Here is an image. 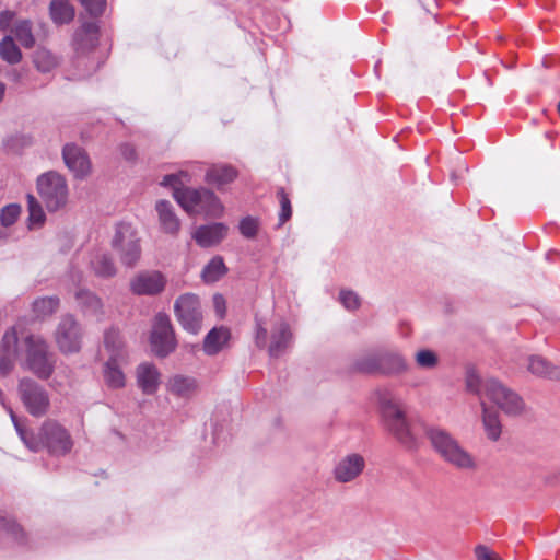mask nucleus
Masks as SVG:
<instances>
[{
	"instance_id": "nucleus-10",
	"label": "nucleus",
	"mask_w": 560,
	"mask_h": 560,
	"mask_svg": "<svg viewBox=\"0 0 560 560\" xmlns=\"http://www.w3.org/2000/svg\"><path fill=\"white\" fill-rule=\"evenodd\" d=\"M18 392L23 406L31 416L39 418L48 412L50 397L40 384L24 377L19 382Z\"/></svg>"
},
{
	"instance_id": "nucleus-15",
	"label": "nucleus",
	"mask_w": 560,
	"mask_h": 560,
	"mask_svg": "<svg viewBox=\"0 0 560 560\" xmlns=\"http://www.w3.org/2000/svg\"><path fill=\"white\" fill-rule=\"evenodd\" d=\"M62 159L77 178H83L90 174V159L81 147L74 143H67L62 149Z\"/></svg>"
},
{
	"instance_id": "nucleus-40",
	"label": "nucleus",
	"mask_w": 560,
	"mask_h": 560,
	"mask_svg": "<svg viewBox=\"0 0 560 560\" xmlns=\"http://www.w3.org/2000/svg\"><path fill=\"white\" fill-rule=\"evenodd\" d=\"M191 180V174L187 170H182L178 173L168 174L163 177L161 180V185L164 187H172L175 189H184L185 187H179L184 183H189ZM175 191H173L174 194Z\"/></svg>"
},
{
	"instance_id": "nucleus-41",
	"label": "nucleus",
	"mask_w": 560,
	"mask_h": 560,
	"mask_svg": "<svg viewBox=\"0 0 560 560\" xmlns=\"http://www.w3.org/2000/svg\"><path fill=\"white\" fill-rule=\"evenodd\" d=\"M280 202V213H279V226L284 224L292 215L291 201L285 194L283 188H280L277 192Z\"/></svg>"
},
{
	"instance_id": "nucleus-31",
	"label": "nucleus",
	"mask_w": 560,
	"mask_h": 560,
	"mask_svg": "<svg viewBox=\"0 0 560 560\" xmlns=\"http://www.w3.org/2000/svg\"><path fill=\"white\" fill-rule=\"evenodd\" d=\"M228 271V268L220 256L213 257L202 269L201 277L207 283L217 282Z\"/></svg>"
},
{
	"instance_id": "nucleus-34",
	"label": "nucleus",
	"mask_w": 560,
	"mask_h": 560,
	"mask_svg": "<svg viewBox=\"0 0 560 560\" xmlns=\"http://www.w3.org/2000/svg\"><path fill=\"white\" fill-rule=\"evenodd\" d=\"M51 19L58 23H68L73 19L74 11L68 0H54L50 3Z\"/></svg>"
},
{
	"instance_id": "nucleus-51",
	"label": "nucleus",
	"mask_w": 560,
	"mask_h": 560,
	"mask_svg": "<svg viewBox=\"0 0 560 560\" xmlns=\"http://www.w3.org/2000/svg\"><path fill=\"white\" fill-rule=\"evenodd\" d=\"M9 236L8 226L2 225L0 223V241L5 240Z\"/></svg>"
},
{
	"instance_id": "nucleus-13",
	"label": "nucleus",
	"mask_w": 560,
	"mask_h": 560,
	"mask_svg": "<svg viewBox=\"0 0 560 560\" xmlns=\"http://www.w3.org/2000/svg\"><path fill=\"white\" fill-rule=\"evenodd\" d=\"M55 340L63 353L78 352L81 348V329L72 316H65L55 331Z\"/></svg>"
},
{
	"instance_id": "nucleus-50",
	"label": "nucleus",
	"mask_w": 560,
	"mask_h": 560,
	"mask_svg": "<svg viewBox=\"0 0 560 560\" xmlns=\"http://www.w3.org/2000/svg\"><path fill=\"white\" fill-rule=\"evenodd\" d=\"M121 152L126 159L131 160L135 158V150L132 147L126 144L121 148Z\"/></svg>"
},
{
	"instance_id": "nucleus-16",
	"label": "nucleus",
	"mask_w": 560,
	"mask_h": 560,
	"mask_svg": "<svg viewBox=\"0 0 560 560\" xmlns=\"http://www.w3.org/2000/svg\"><path fill=\"white\" fill-rule=\"evenodd\" d=\"M165 284L166 280L160 271H144L131 280L130 288L138 295H154L162 292Z\"/></svg>"
},
{
	"instance_id": "nucleus-3",
	"label": "nucleus",
	"mask_w": 560,
	"mask_h": 560,
	"mask_svg": "<svg viewBox=\"0 0 560 560\" xmlns=\"http://www.w3.org/2000/svg\"><path fill=\"white\" fill-rule=\"evenodd\" d=\"M14 428L24 443L32 452L47 448L52 455H65L72 448V440L69 432L57 421L46 420L35 434L26 430L18 420L13 411L10 412Z\"/></svg>"
},
{
	"instance_id": "nucleus-9",
	"label": "nucleus",
	"mask_w": 560,
	"mask_h": 560,
	"mask_svg": "<svg viewBox=\"0 0 560 560\" xmlns=\"http://www.w3.org/2000/svg\"><path fill=\"white\" fill-rule=\"evenodd\" d=\"M112 245L125 266L133 267L140 259L139 237L136 229L130 223L121 222L116 225Z\"/></svg>"
},
{
	"instance_id": "nucleus-17",
	"label": "nucleus",
	"mask_w": 560,
	"mask_h": 560,
	"mask_svg": "<svg viewBox=\"0 0 560 560\" xmlns=\"http://www.w3.org/2000/svg\"><path fill=\"white\" fill-rule=\"evenodd\" d=\"M98 43V26L95 22L83 23L73 35V48L78 55L93 50Z\"/></svg>"
},
{
	"instance_id": "nucleus-32",
	"label": "nucleus",
	"mask_w": 560,
	"mask_h": 560,
	"mask_svg": "<svg viewBox=\"0 0 560 560\" xmlns=\"http://www.w3.org/2000/svg\"><path fill=\"white\" fill-rule=\"evenodd\" d=\"M59 303L57 296L39 298L33 302L32 311L36 318H44L54 314L58 310Z\"/></svg>"
},
{
	"instance_id": "nucleus-6",
	"label": "nucleus",
	"mask_w": 560,
	"mask_h": 560,
	"mask_svg": "<svg viewBox=\"0 0 560 560\" xmlns=\"http://www.w3.org/2000/svg\"><path fill=\"white\" fill-rule=\"evenodd\" d=\"M174 198L188 213H203L220 218L224 212L218 196L207 188L175 189Z\"/></svg>"
},
{
	"instance_id": "nucleus-8",
	"label": "nucleus",
	"mask_w": 560,
	"mask_h": 560,
	"mask_svg": "<svg viewBox=\"0 0 560 560\" xmlns=\"http://www.w3.org/2000/svg\"><path fill=\"white\" fill-rule=\"evenodd\" d=\"M37 191L49 211L61 209L68 201L67 182L55 171L44 173L37 178Z\"/></svg>"
},
{
	"instance_id": "nucleus-49",
	"label": "nucleus",
	"mask_w": 560,
	"mask_h": 560,
	"mask_svg": "<svg viewBox=\"0 0 560 560\" xmlns=\"http://www.w3.org/2000/svg\"><path fill=\"white\" fill-rule=\"evenodd\" d=\"M213 303H214V307H215L217 313L220 316H223L224 313H225V300H224V298L222 295H220V294H217L213 298Z\"/></svg>"
},
{
	"instance_id": "nucleus-53",
	"label": "nucleus",
	"mask_w": 560,
	"mask_h": 560,
	"mask_svg": "<svg viewBox=\"0 0 560 560\" xmlns=\"http://www.w3.org/2000/svg\"><path fill=\"white\" fill-rule=\"evenodd\" d=\"M201 167H202L201 164L196 163V164L192 165V168H194L192 172L196 173L197 170L201 171Z\"/></svg>"
},
{
	"instance_id": "nucleus-36",
	"label": "nucleus",
	"mask_w": 560,
	"mask_h": 560,
	"mask_svg": "<svg viewBox=\"0 0 560 560\" xmlns=\"http://www.w3.org/2000/svg\"><path fill=\"white\" fill-rule=\"evenodd\" d=\"M36 69L40 72H50L58 65V59L51 51L45 48H38L33 58Z\"/></svg>"
},
{
	"instance_id": "nucleus-33",
	"label": "nucleus",
	"mask_w": 560,
	"mask_h": 560,
	"mask_svg": "<svg viewBox=\"0 0 560 560\" xmlns=\"http://www.w3.org/2000/svg\"><path fill=\"white\" fill-rule=\"evenodd\" d=\"M357 371L368 374H381V351L364 354L354 363Z\"/></svg>"
},
{
	"instance_id": "nucleus-5",
	"label": "nucleus",
	"mask_w": 560,
	"mask_h": 560,
	"mask_svg": "<svg viewBox=\"0 0 560 560\" xmlns=\"http://www.w3.org/2000/svg\"><path fill=\"white\" fill-rule=\"evenodd\" d=\"M425 436L435 453L448 465L459 470H476L475 457L448 431L439 427L425 429Z\"/></svg>"
},
{
	"instance_id": "nucleus-7",
	"label": "nucleus",
	"mask_w": 560,
	"mask_h": 560,
	"mask_svg": "<svg viewBox=\"0 0 560 560\" xmlns=\"http://www.w3.org/2000/svg\"><path fill=\"white\" fill-rule=\"evenodd\" d=\"M293 342V332L290 325L279 319L272 324L270 340L268 342L267 328L261 319L256 318L255 343L258 348H267L271 358H279L285 353Z\"/></svg>"
},
{
	"instance_id": "nucleus-30",
	"label": "nucleus",
	"mask_w": 560,
	"mask_h": 560,
	"mask_svg": "<svg viewBox=\"0 0 560 560\" xmlns=\"http://www.w3.org/2000/svg\"><path fill=\"white\" fill-rule=\"evenodd\" d=\"M121 359L109 358L105 363L104 368V377L105 382L109 387L120 388L125 386V375L120 368L118 366V362Z\"/></svg>"
},
{
	"instance_id": "nucleus-14",
	"label": "nucleus",
	"mask_w": 560,
	"mask_h": 560,
	"mask_svg": "<svg viewBox=\"0 0 560 560\" xmlns=\"http://www.w3.org/2000/svg\"><path fill=\"white\" fill-rule=\"evenodd\" d=\"M365 459L361 454L351 453L341 457L334 467V478L337 482L354 481L364 470Z\"/></svg>"
},
{
	"instance_id": "nucleus-25",
	"label": "nucleus",
	"mask_w": 560,
	"mask_h": 560,
	"mask_svg": "<svg viewBox=\"0 0 560 560\" xmlns=\"http://www.w3.org/2000/svg\"><path fill=\"white\" fill-rule=\"evenodd\" d=\"M481 420L485 433L491 441H497L502 433V424L497 410L489 406L485 400L480 401Z\"/></svg>"
},
{
	"instance_id": "nucleus-38",
	"label": "nucleus",
	"mask_w": 560,
	"mask_h": 560,
	"mask_svg": "<svg viewBox=\"0 0 560 560\" xmlns=\"http://www.w3.org/2000/svg\"><path fill=\"white\" fill-rule=\"evenodd\" d=\"M12 32L14 33L15 38L21 43L22 46L31 48L34 45L35 39L32 33V26L30 21H18L14 24Z\"/></svg>"
},
{
	"instance_id": "nucleus-45",
	"label": "nucleus",
	"mask_w": 560,
	"mask_h": 560,
	"mask_svg": "<svg viewBox=\"0 0 560 560\" xmlns=\"http://www.w3.org/2000/svg\"><path fill=\"white\" fill-rule=\"evenodd\" d=\"M341 304L349 311H354L360 306L358 294L350 290H341L339 294Z\"/></svg>"
},
{
	"instance_id": "nucleus-11",
	"label": "nucleus",
	"mask_w": 560,
	"mask_h": 560,
	"mask_svg": "<svg viewBox=\"0 0 560 560\" xmlns=\"http://www.w3.org/2000/svg\"><path fill=\"white\" fill-rule=\"evenodd\" d=\"M177 320L182 327L191 334L201 329L202 310L199 298L191 293L180 295L174 304Z\"/></svg>"
},
{
	"instance_id": "nucleus-27",
	"label": "nucleus",
	"mask_w": 560,
	"mask_h": 560,
	"mask_svg": "<svg viewBox=\"0 0 560 560\" xmlns=\"http://www.w3.org/2000/svg\"><path fill=\"white\" fill-rule=\"evenodd\" d=\"M90 268L96 277L112 278L116 275V267L112 257L101 250L92 254Z\"/></svg>"
},
{
	"instance_id": "nucleus-52",
	"label": "nucleus",
	"mask_w": 560,
	"mask_h": 560,
	"mask_svg": "<svg viewBox=\"0 0 560 560\" xmlns=\"http://www.w3.org/2000/svg\"><path fill=\"white\" fill-rule=\"evenodd\" d=\"M4 92H5V85L0 82V102L2 101L3 96H4Z\"/></svg>"
},
{
	"instance_id": "nucleus-54",
	"label": "nucleus",
	"mask_w": 560,
	"mask_h": 560,
	"mask_svg": "<svg viewBox=\"0 0 560 560\" xmlns=\"http://www.w3.org/2000/svg\"><path fill=\"white\" fill-rule=\"evenodd\" d=\"M82 275L78 276V281H81Z\"/></svg>"
},
{
	"instance_id": "nucleus-22",
	"label": "nucleus",
	"mask_w": 560,
	"mask_h": 560,
	"mask_svg": "<svg viewBox=\"0 0 560 560\" xmlns=\"http://www.w3.org/2000/svg\"><path fill=\"white\" fill-rule=\"evenodd\" d=\"M77 305L85 316L100 318L104 314L102 299L88 289H78L74 292Z\"/></svg>"
},
{
	"instance_id": "nucleus-4",
	"label": "nucleus",
	"mask_w": 560,
	"mask_h": 560,
	"mask_svg": "<svg viewBox=\"0 0 560 560\" xmlns=\"http://www.w3.org/2000/svg\"><path fill=\"white\" fill-rule=\"evenodd\" d=\"M376 404L384 428L405 447L415 448L417 438L396 395L386 388L376 390Z\"/></svg>"
},
{
	"instance_id": "nucleus-23",
	"label": "nucleus",
	"mask_w": 560,
	"mask_h": 560,
	"mask_svg": "<svg viewBox=\"0 0 560 560\" xmlns=\"http://www.w3.org/2000/svg\"><path fill=\"white\" fill-rule=\"evenodd\" d=\"M409 370V364L405 357L390 350L381 351V374L400 375Z\"/></svg>"
},
{
	"instance_id": "nucleus-26",
	"label": "nucleus",
	"mask_w": 560,
	"mask_h": 560,
	"mask_svg": "<svg viewBox=\"0 0 560 560\" xmlns=\"http://www.w3.org/2000/svg\"><path fill=\"white\" fill-rule=\"evenodd\" d=\"M527 370L537 377L560 381V368L552 365L540 355H530L528 358Z\"/></svg>"
},
{
	"instance_id": "nucleus-2",
	"label": "nucleus",
	"mask_w": 560,
	"mask_h": 560,
	"mask_svg": "<svg viewBox=\"0 0 560 560\" xmlns=\"http://www.w3.org/2000/svg\"><path fill=\"white\" fill-rule=\"evenodd\" d=\"M466 383L467 388L477 394L480 401L492 402L509 417H520L526 411L524 399L498 378H480L476 374H469Z\"/></svg>"
},
{
	"instance_id": "nucleus-18",
	"label": "nucleus",
	"mask_w": 560,
	"mask_h": 560,
	"mask_svg": "<svg viewBox=\"0 0 560 560\" xmlns=\"http://www.w3.org/2000/svg\"><path fill=\"white\" fill-rule=\"evenodd\" d=\"M229 228L224 223H210L198 226L192 233V238L201 247L218 245L228 235Z\"/></svg>"
},
{
	"instance_id": "nucleus-1",
	"label": "nucleus",
	"mask_w": 560,
	"mask_h": 560,
	"mask_svg": "<svg viewBox=\"0 0 560 560\" xmlns=\"http://www.w3.org/2000/svg\"><path fill=\"white\" fill-rule=\"evenodd\" d=\"M21 366L32 372L40 380L51 376L55 369L54 355L48 351L47 342L35 335L19 338L15 327L8 329L0 343V374L8 375L14 368L15 361L22 357Z\"/></svg>"
},
{
	"instance_id": "nucleus-44",
	"label": "nucleus",
	"mask_w": 560,
	"mask_h": 560,
	"mask_svg": "<svg viewBox=\"0 0 560 560\" xmlns=\"http://www.w3.org/2000/svg\"><path fill=\"white\" fill-rule=\"evenodd\" d=\"M21 213L20 206L11 203L5 206L0 213V223L4 226H11L19 218Z\"/></svg>"
},
{
	"instance_id": "nucleus-47",
	"label": "nucleus",
	"mask_w": 560,
	"mask_h": 560,
	"mask_svg": "<svg viewBox=\"0 0 560 560\" xmlns=\"http://www.w3.org/2000/svg\"><path fill=\"white\" fill-rule=\"evenodd\" d=\"M477 560H503L497 552L485 545H478L475 548Z\"/></svg>"
},
{
	"instance_id": "nucleus-28",
	"label": "nucleus",
	"mask_w": 560,
	"mask_h": 560,
	"mask_svg": "<svg viewBox=\"0 0 560 560\" xmlns=\"http://www.w3.org/2000/svg\"><path fill=\"white\" fill-rule=\"evenodd\" d=\"M230 338V331L225 327L211 329L203 341L205 352L209 355L217 354Z\"/></svg>"
},
{
	"instance_id": "nucleus-20",
	"label": "nucleus",
	"mask_w": 560,
	"mask_h": 560,
	"mask_svg": "<svg viewBox=\"0 0 560 560\" xmlns=\"http://www.w3.org/2000/svg\"><path fill=\"white\" fill-rule=\"evenodd\" d=\"M159 224L164 233L176 235L180 230V221L175 212L174 206L167 200H159L155 203Z\"/></svg>"
},
{
	"instance_id": "nucleus-37",
	"label": "nucleus",
	"mask_w": 560,
	"mask_h": 560,
	"mask_svg": "<svg viewBox=\"0 0 560 560\" xmlns=\"http://www.w3.org/2000/svg\"><path fill=\"white\" fill-rule=\"evenodd\" d=\"M105 348L110 353L109 358L124 359V343L117 330L110 329L104 336Z\"/></svg>"
},
{
	"instance_id": "nucleus-39",
	"label": "nucleus",
	"mask_w": 560,
	"mask_h": 560,
	"mask_svg": "<svg viewBox=\"0 0 560 560\" xmlns=\"http://www.w3.org/2000/svg\"><path fill=\"white\" fill-rule=\"evenodd\" d=\"M416 365L421 370H433L439 365V355L431 349H420L415 353Z\"/></svg>"
},
{
	"instance_id": "nucleus-29",
	"label": "nucleus",
	"mask_w": 560,
	"mask_h": 560,
	"mask_svg": "<svg viewBox=\"0 0 560 560\" xmlns=\"http://www.w3.org/2000/svg\"><path fill=\"white\" fill-rule=\"evenodd\" d=\"M0 537L11 539L13 542H24L25 534L22 527L5 513L0 512Z\"/></svg>"
},
{
	"instance_id": "nucleus-35",
	"label": "nucleus",
	"mask_w": 560,
	"mask_h": 560,
	"mask_svg": "<svg viewBox=\"0 0 560 560\" xmlns=\"http://www.w3.org/2000/svg\"><path fill=\"white\" fill-rule=\"evenodd\" d=\"M0 57L10 65L21 61L22 52L15 45L12 36L8 35L0 42Z\"/></svg>"
},
{
	"instance_id": "nucleus-19",
	"label": "nucleus",
	"mask_w": 560,
	"mask_h": 560,
	"mask_svg": "<svg viewBox=\"0 0 560 560\" xmlns=\"http://www.w3.org/2000/svg\"><path fill=\"white\" fill-rule=\"evenodd\" d=\"M166 389L178 398L190 399L197 394L199 385L192 376L175 374L167 380Z\"/></svg>"
},
{
	"instance_id": "nucleus-46",
	"label": "nucleus",
	"mask_w": 560,
	"mask_h": 560,
	"mask_svg": "<svg viewBox=\"0 0 560 560\" xmlns=\"http://www.w3.org/2000/svg\"><path fill=\"white\" fill-rule=\"evenodd\" d=\"M84 9L93 16L101 15L105 10V0H80Z\"/></svg>"
},
{
	"instance_id": "nucleus-21",
	"label": "nucleus",
	"mask_w": 560,
	"mask_h": 560,
	"mask_svg": "<svg viewBox=\"0 0 560 560\" xmlns=\"http://www.w3.org/2000/svg\"><path fill=\"white\" fill-rule=\"evenodd\" d=\"M136 376L138 386L144 394L153 395L158 392L161 374L154 364L148 362L139 364Z\"/></svg>"
},
{
	"instance_id": "nucleus-43",
	"label": "nucleus",
	"mask_w": 560,
	"mask_h": 560,
	"mask_svg": "<svg viewBox=\"0 0 560 560\" xmlns=\"http://www.w3.org/2000/svg\"><path fill=\"white\" fill-rule=\"evenodd\" d=\"M258 228V219L249 215L243 218L238 225L240 233L246 238H254L257 235Z\"/></svg>"
},
{
	"instance_id": "nucleus-48",
	"label": "nucleus",
	"mask_w": 560,
	"mask_h": 560,
	"mask_svg": "<svg viewBox=\"0 0 560 560\" xmlns=\"http://www.w3.org/2000/svg\"><path fill=\"white\" fill-rule=\"evenodd\" d=\"M14 14L11 11H3L0 13V30L7 31L13 21Z\"/></svg>"
},
{
	"instance_id": "nucleus-42",
	"label": "nucleus",
	"mask_w": 560,
	"mask_h": 560,
	"mask_svg": "<svg viewBox=\"0 0 560 560\" xmlns=\"http://www.w3.org/2000/svg\"><path fill=\"white\" fill-rule=\"evenodd\" d=\"M28 219L31 225H40L45 221V213L43 211L42 206L38 201L33 197L28 196Z\"/></svg>"
},
{
	"instance_id": "nucleus-24",
	"label": "nucleus",
	"mask_w": 560,
	"mask_h": 560,
	"mask_svg": "<svg viewBox=\"0 0 560 560\" xmlns=\"http://www.w3.org/2000/svg\"><path fill=\"white\" fill-rule=\"evenodd\" d=\"M237 176V172L230 165L213 164L206 170L205 180L207 184L221 189L224 185L232 183Z\"/></svg>"
},
{
	"instance_id": "nucleus-12",
	"label": "nucleus",
	"mask_w": 560,
	"mask_h": 560,
	"mask_svg": "<svg viewBox=\"0 0 560 560\" xmlns=\"http://www.w3.org/2000/svg\"><path fill=\"white\" fill-rule=\"evenodd\" d=\"M151 348L155 355L165 358L176 348L174 330L166 314H158L151 332Z\"/></svg>"
}]
</instances>
